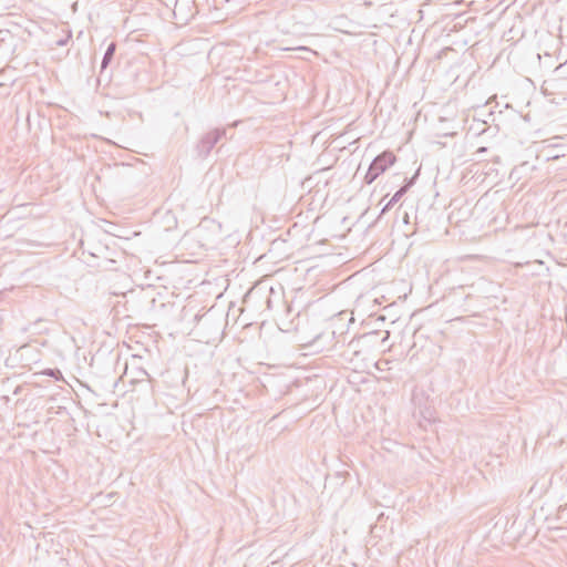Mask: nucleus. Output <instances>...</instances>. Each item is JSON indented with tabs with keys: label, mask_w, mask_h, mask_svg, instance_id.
<instances>
[{
	"label": "nucleus",
	"mask_w": 567,
	"mask_h": 567,
	"mask_svg": "<svg viewBox=\"0 0 567 567\" xmlns=\"http://www.w3.org/2000/svg\"><path fill=\"white\" fill-rule=\"evenodd\" d=\"M486 151H487V148H486V147H480V148L477 150V153H485Z\"/></svg>",
	"instance_id": "10"
},
{
	"label": "nucleus",
	"mask_w": 567,
	"mask_h": 567,
	"mask_svg": "<svg viewBox=\"0 0 567 567\" xmlns=\"http://www.w3.org/2000/svg\"><path fill=\"white\" fill-rule=\"evenodd\" d=\"M410 189V185H403L401 186L395 193L394 195L392 196V198L383 206L382 210H381V214L380 216H382L383 214H385L388 210H390L394 204H396L404 195L405 193Z\"/></svg>",
	"instance_id": "4"
},
{
	"label": "nucleus",
	"mask_w": 567,
	"mask_h": 567,
	"mask_svg": "<svg viewBox=\"0 0 567 567\" xmlns=\"http://www.w3.org/2000/svg\"><path fill=\"white\" fill-rule=\"evenodd\" d=\"M226 128H215L204 134L195 146L197 156L206 158L215 145L226 136Z\"/></svg>",
	"instance_id": "3"
},
{
	"label": "nucleus",
	"mask_w": 567,
	"mask_h": 567,
	"mask_svg": "<svg viewBox=\"0 0 567 567\" xmlns=\"http://www.w3.org/2000/svg\"><path fill=\"white\" fill-rule=\"evenodd\" d=\"M72 37V32L71 31H68L66 35L60 40H58L55 43L58 47H64L68 44V42L70 41Z\"/></svg>",
	"instance_id": "7"
},
{
	"label": "nucleus",
	"mask_w": 567,
	"mask_h": 567,
	"mask_svg": "<svg viewBox=\"0 0 567 567\" xmlns=\"http://www.w3.org/2000/svg\"><path fill=\"white\" fill-rule=\"evenodd\" d=\"M416 176H417V172L415 173V175H414L412 178H410V179L406 182V184H405V185H410V187H411V186L414 184Z\"/></svg>",
	"instance_id": "8"
},
{
	"label": "nucleus",
	"mask_w": 567,
	"mask_h": 567,
	"mask_svg": "<svg viewBox=\"0 0 567 567\" xmlns=\"http://www.w3.org/2000/svg\"><path fill=\"white\" fill-rule=\"evenodd\" d=\"M115 51H116V43L111 42L109 44L106 51L104 52V55H103V59L101 62V72H103L109 66V64L111 63V61L114 58Z\"/></svg>",
	"instance_id": "5"
},
{
	"label": "nucleus",
	"mask_w": 567,
	"mask_h": 567,
	"mask_svg": "<svg viewBox=\"0 0 567 567\" xmlns=\"http://www.w3.org/2000/svg\"><path fill=\"white\" fill-rule=\"evenodd\" d=\"M43 373H44V374H47V375H50V377H52V378H55L56 380H59L60 378H62V373H61V371H60V370H58V369H55V370H54V369H48V370H45Z\"/></svg>",
	"instance_id": "6"
},
{
	"label": "nucleus",
	"mask_w": 567,
	"mask_h": 567,
	"mask_svg": "<svg viewBox=\"0 0 567 567\" xmlns=\"http://www.w3.org/2000/svg\"><path fill=\"white\" fill-rule=\"evenodd\" d=\"M315 21V12L309 6L301 4L278 18V25L286 33H300Z\"/></svg>",
	"instance_id": "1"
},
{
	"label": "nucleus",
	"mask_w": 567,
	"mask_h": 567,
	"mask_svg": "<svg viewBox=\"0 0 567 567\" xmlns=\"http://www.w3.org/2000/svg\"><path fill=\"white\" fill-rule=\"evenodd\" d=\"M396 162V156L391 151H384L373 158L364 176V183L372 184L381 174Z\"/></svg>",
	"instance_id": "2"
},
{
	"label": "nucleus",
	"mask_w": 567,
	"mask_h": 567,
	"mask_svg": "<svg viewBox=\"0 0 567 567\" xmlns=\"http://www.w3.org/2000/svg\"><path fill=\"white\" fill-rule=\"evenodd\" d=\"M409 218H410V217H409V214L405 212V213H404V216H403V218H402V219H403V223H404V224H409V223H410V219H409Z\"/></svg>",
	"instance_id": "9"
}]
</instances>
